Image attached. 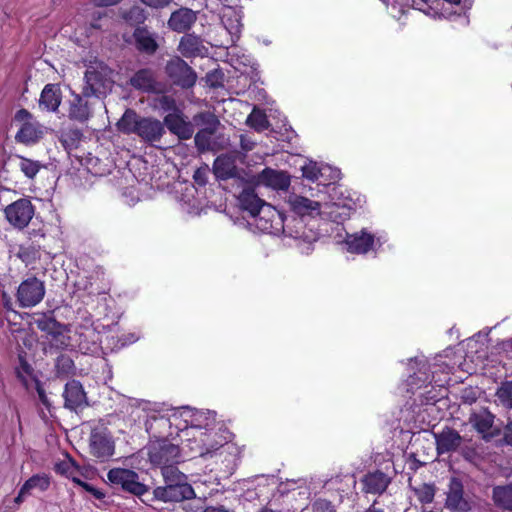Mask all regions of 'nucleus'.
Wrapping results in <instances>:
<instances>
[{
    "label": "nucleus",
    "instance_id": "obj_1",
    "mask_svg": "<svg viewBox=\"0 0 512 512\" xmlns=\"http://www.w3.org/2000/svg\"><path fill=\"white\" fill-rule=\"evenodd\" d=\"M332 203H322L319 200L310 199L304 195L290 193L286 198L289 210L296 216L303 219H314L322 214L334 222H341L349 218L355 203L349 197L341 199L343 190L340 187L332 188Z\"/></svg>",
    "mask_w": 512,
    "mask_h": 512
},
{
    "label": "nucleus",
    "instance_id": "obj_2",
    "mask_svg": "<svg viewBox=\"0 0 512 512\" xmlns=\"http://www.w3.org/2000/svg\"><path fill=\"white\" fill-rule=\"evenodd\" d=\"M252 217L253 224L264 233L276 235L283 232L289 237L295 239L301 238L309 242L315 239V237L307 235L302 226L294 229L288 224H285L282 215L268 203L262 206Z\"/></svg>",
    "mask_w": 512,
    "mask_h": 512
},
{
    "label": "nucleus",
    "instance_id": "obj_3",
    "mask_svg": "<svg viewBox=\"0 0 512 512\" xmlns=\"http://www.w3.org/2000/svg\"><path fill=\"white\" fill-rule=\"evenodd\" d=\"M174 421L183 418L185 426L183 428L177 426V435L182 441L190 442L196 436H207L209 427L214 423L215 417L211 412L193 411L189 407H184L182 410L174 409L172 413Z\"/></svg>",
    "mask_w": 512,
    "mask_h": 512
},
{
    "label": "nucleus",
    "instance_id": "obj_4",
    "mask_svg": "<svg viewBox=\"0 0 512 512\" xmlns=\"http://www.w3.org/2000/svg\"><path fill=\"white\" fill-rule=\"evenodd\" d=\"M112 74L113 71L103 62H90L84 76L83 96H96L98 98L106 96L113 87Z\"/></svg>",
    "mask_w": 512,
    "mask_h": 512
},
{
    "label": "nucleus",
    "instance_id": "obj_5",
    "mask_svg": "<svg viewBox=\"0 0 512 512\" xmlns=\"http://www.w3.org/2000/svg\"><path fill=\"white\" fill-rule=\"evenodd\" d=\"M143 410L147 411L145 429L151 437L160 440L173 436V432L170 431L175 422L172 415L163 414V409L156 406L151 407L148 403H145Z\"/></svg>",
    "mask_w": 512,
    "mask_h": 512
},
{
    "label": "nucleus",
    "instance_id": "obj_6",
    "mask_svg": "<svg viewBox=\"0 0 512 512\" xmlns=\"http://www.w3.org/2000/svg\"><path fill=\"white\" fill-rule=\"evenodd\" d=\"M148 456L151 464L160 468L178 464L181 459L178 445L168 442L167 439L151 441L148 446Z\"/></svg>",
    "mask_w": 512,
    "mask_h": 512
},
{
    "label": "nucleus",
    "instance_id": "obj_7",
    "mask_svg": "<svg viewBox=\"0 0 512 512\" xmlns=\"http://www.w3.org/2000/svg\"><path fill=\"white\" fill-rule=\"evenodd\" d=\"M172 82L182 88L192 87L197 79L194 70L180 57L169 60L165 67Z\"/></svg>",
    "mask_w": 512,
    "mask_h": 512
},
{
    "label": "nucleus",
    "instance_id": "obj_8",
    "mask_svg": "<svg viewBox=\"0 0 512 512\" xmlns=\"http://www.w3.org/2000/svg\"><path fill=\"white\" fill-rule=\"evenodd\" d=\"M4 213L7 221L14 228L21 230L32 220L34 207L30 200L22 198L8 205Z\"/></svg>",
    "mask_w": 512,
    "mask_h": 512
},
{
    "label": "nucleus",
    "instance_id": "obj_9",
    "mask_svg": "<svg viewBox=\"0 0 512 512\" xmlns=\"http://www.w3.org/2000/svg\"><path fill=\"white\" fill-rule=\"evenodd\" d=\"M45 295L42 281L36 277L24 280L18 287L17 300L21 307H33L40 303Z\"/></svg>",
    "mask_w": 512,
    "mask_h": 512
},
{
    "label": "nucleus",
    "instance_id": "obj_10",
    "mask_svg": "<svg viewBox=\"0 0 512 512\" xmlns=\"http://www.w3.org/2000/svg\"><path fill=\"white\" fill-rule=\"evenodd\" d=\"M107 478L112 484L119 485L133 494L141 495L146 492V486L139 481L138 474L132 470L114 468L108 472Z\"/></svg>",
    "mask_w": 512,
    "mask_h": 512
},
{
    "label": "nucleus",
    "instance_id": "obj_11",
    "mask_svg": "<svg viewBox=\"0 0 512 512\" xmlns=\"http://www.w3.org/2000/svg\"><path fill=\"white\" fill-rule=\"evenodd\" d=\"M154 498L163 502H181L195 497L190 484H166L156 487L153 491Z\"/></svg>",
    "mask_w": 512,
    "mask_h": 512
},
{
    "label": "nucleus",
    "instance_id": "obj_12",
    "mask_svg": "<svg viewBox=\"0 0 512 512\" xmlns=\"http://www.w3.org/2000/svg\"><path fill=\"white\" fill-rule=\"evenodd\" d=\"M164 133L165 128L161 121L155 118L142 117L135 134L144 142L153 144L160 141Z\"/></svg>",
    "mask_w": 512,
    "mask_h": 512
},
{
    "label": "nucleus",
    "instance_id": "obj_13",
    "mask_svg": "<svg viewBox=\"0 0 512 512\" xmlns=\"http://www.w3.org/2000/svg\"><path fill=\"white\" fill-rule=\"evenodd\" d=\"M164 124L171 133L177 135L180 139H190L194 133L193 124L184 118L180 110L168 113L164 117Z\"/></svg>",
    "mask_w": 512,
    "mask_h": 512
},
{
    "label": "nucleus",
    "instance_id": "obj_14",
    "mask_svg": "<svg viewBox=\"0 0 512 512\" xmlns=\"http://www.w3.org/2000/svg\"><path fill=\"white\" fill-rule=\"evenodd\" d=\"M178 51L185 58L205 57L209 50L195 34H185L178 44Z\"/></svg>",
    "mask_w": 512,
    "mask_h": 512
},
{
    "label": "nucleus",
    "instance_id": "obj_15",
    "mask_svg": "<svg viewBox=\"0 0 512 512\" xmlns=\"http://www.w3.org/2000/svg\"><path fill=\"white\" fill-rule=\"evenodd\" d=\"M63 397L65 407L73 411H77L88 405L83 386L76 380H72L65 385Z\"/></svg>",
    "mask_w": 512,
    "mask_h": 512
},
{
    "label": "nucleus",
    "instance_id": "obj_16",
    "mask_svg": "<svg viewBox=\"0 0 512 512\" xmlns=\"http://www.w3.org/2000/svg\"><path fill=\"white\" fill-rule=\"evenodd\" d=\"M197 13L192 9L181 7L171 13L168 19V27L177 33L188 31L196 22Z\"/></svg>",
    "mask_w": 512,
    "mask_h": 512
},
{
    "label": "nucleus",
    "instance_id": "obj_17",
    "mask_svg": "<svg viewBox=\"0 0 512 512\" xmlns=\"http://www.w3.org/2000/svg\"><path fill=\"white\" fill-rule=\"evenodd\" d=\"M375 237L365 229L359 233L348 234L345 240L347 250L351 253L366 254L375 247Z\"/></svg>",
    "mask_w": 512,
    "mask_h": 512
},
{
    "label": "nucleus",
    "instance_id": "obj_18",
    "mask_svg": "<svg viewBox=\"0 0 512 512\" xmlns=\"http://www.w3.org/2000/svg\"><path fill=\"white\" fill-rule=\"evenodd\" d=\"M469 420L472 426L485 440H489L499 434V430L493 425L494 416L487 410L473 413Z\"/></svg>",
    "mask_w": 512,
    "mask_h": 512
},
{
    "label": "nucleus",
    "instance_id": "obj_19",
    "mask_svg": "<svg viewBox=\"0 0 512 512\" xmlns=\"http://www.w3.org/2000/svg\"><path fill=\"white\" fill-rule=\"evenodd\" d=\"M256 182L274 190H285L290 185V178L283 171L265 168L256 176Z\"/></svg>",
    "mask_w": 512,
    "mask_h": 512
},
{
    "label": "nucleus",
    "instance_id": "obj_20",
    "mask_svg": "<svg viewBox=\"0 0 512 512\" xmlns=\"http://www.w3.org/2000/svg\"><path fill=\"white\" fill-rule=\"evenodd\" d=\"M438 454L456 451L462 443L461 435L454 429L444 428L439 433H434Z\"/></svg>",
    "mask_w": 512,
    "mask_h": 512
},
{
    "label": "nucleus",
    "instance_id": "obj_21",
    "mask_svg": "<svg viewBox=\"0 0 512 512\" xmlns=\"http://www.w3.org/2000/svg\"><path fill=\"white\" fill-rule=\"evenodd\" d=\"M363 491L370 494H382L391 482V478L380 470L367 473L361 480Z\"/></svg>",
    "mask_w": 512,
    "mask_h": 512
},
{
    "label": "nucleus",
    "instance_id": "obj_22",
    "mask_svg": "<svg viewBox=\"0 0 512 512\" xmlns=\"http://www.w3.org/2000/svg\"><path fill=\"white\" fill-rule=\"evenodd\" d=\"M241 12L232 6H224L221 11V21L231 35L232 40L238 39L242 31Z\"/></svg>",
    "mask_w": 512,
    "mask_h": 512
},
{
    "label": "nucleus",
    "instance_id": "obj_23",
    "mask_svg": "<svg viewBox=\"0 0 512 512\" xmlns=\"http://www.w3.org/2000/svg\"><path fill=\"white\" fill-rule=\"evenodd\" d=\"M61 100L62 94L60 86L58 84H47L41 92L39 107L42 110L55 112L59 108Z\"/></svg>",
    "mask_w": 512,
    "mask_h": 512
},
{
    "label": "nucleus",
    "instance_id": "obj_24",
    "mask_svg": "<svg viewBox=\"0 0 512 512\" xmlns=\"http://www.w3.org/2000/svg\"><path fill=\"white\" fill-rule=\"evenodd\" d=\"M213 172L218 179L226 180L237 174L236 157L231 154L218 156L213 164Z\"/></svg>",
    "mask_w": 512,
    "mask_h": 512
},
{
    "label": "nucleus",
    "instance_id": "obj_25",
    "mask_svg": "<svg viewBox=\"0 0 512 512\" xmlns=\"http://www.w3.org/2000/svg\"><path fill=\"white\" fill-rule=\"evenodd\" d=\"M43 126L38 121L22 124L15 139L24 144L37 142L43 136Z\"/></svg>",
    "mask_w": 512,
    "mask_h": 512
},
{
    "label": "nucleus",
    "instance_id": "obj_26",
    "mask_svg": "<svg viewBox=\"0 0 512 512\" xmlns=\"http://www.w3.org/2000/svg\"><path fill=\"white\" fill-rule=\"evenodd\" d=\"M190 442H187V447L191 452L198 454L199 456H205L215 450H217L221 444L212 439L211 434L207 432V436H196V442L192 436Z\"/></svg>",
    "mask_w": 512,
    "mask_h": 512
},
{
    "label": "nucleus",
    "instance_id": "obj_27",
    "mask_svg": "<svg viewBox=\"0 0 512 512\" xmlns=\"http://www.w3.org/2000/svg\"><path fill=\"white\" fill-rule=\"evenodd\" d=\"M129 82L132 87L144 92L154 91L157 84L154 72L147 68L137 71Z\"/></svg>",
    "mask_w": 512,
    "mask_h": 512
},
{
    "label": "nucleus",
    "instance_id": "obj_28",
    "mask_svg": "<svg viewBox=\"0 0 512 512\" xmlns=\"http://www.w3.org/2000/svg\"><path fill=\"white\" fill-rule=\"evenodd\" d=\"M68 116L70 119L85 122L91 116L88 102L80 95H75L69 102Z\"/></svg>",
    "mask_w": 512,
    "mask_h": 512
},
{
    "label": "nucleus",
    "instance_id": "obj_29",
    "mask_svg": "<svg viewBox=\"0 0 512 512\" xmlns=\"http://www.w3.org/2000/svg\"><path fill=\"white\" fill-rule=\"evenodd\" d=\"M446 506L455 511H465L468 508V504L463 498L462 485L454 479L451 481L450 490L447 494Z\"/></svg>",
    "mask_w": 512,
    "mask_h": 512
},
{
    "label": "nucleus",
    "instance_id": "obj_30",
    "mask_svg": "<svg viewBox=\"0 0 512 512\" xmlns=\"http://www.w3.org/2000/svg\"><path fill=\"white\" fill-rule=\"evenodd\" d=\"M134 37L139 50L148 54H153L157 50L156 36L148 29L137 28L134 32Z\"/></svg>",
    "mask_w": 512,
    "mask_h": 512
},
{
    "label": "nucleus",
    "instance_id": "obj_31",
    "mask_svg": "<svg viewBox=\"0 0 512 512\" xmlns=\"http://www.w3.org/2000/svg\"><path fill=\"white\" fill-rule=\"evenodd\" d=\"M90 448L92 454L98 458L112 456L114 452L112 442L107 437L99 433L91 436Z\"/></svg>",
    "mask_w": 512,
    "mask_h": 512
},
{
    "label": "nucleus",
    "instance_id": "obj_32",
    "mask_svg": "<svg viewBox=\"0 0 512 512\" xmlns=\"http://www.w3.org/2000/svg\"><path fill=\"white\" fill-rule=\"evenodd\" d=\"M239 204L243 210L248 211L253 216L266 204L260 199L253 189H244L239 195Z\"/></svg>",
    "mask_w": 512,
    "mask_h": 512
},
{
    "label": "nucleus",
    "instance_id": "obj_33",
    "mask_svg": "<svg viewBox=\"0 0 512 512\" xmlns=\"http://www.w3.org/2000/svg\"><path fill=\"white\" fill-rule=\"evenodd\" d=\"M492 499L497 507L512 511V484L494 487Z\"/></svg>",
    "mask_w": 512,
    "mask_h": 512
},
{
    "label": "nucleus",
    "instance_id": "obj_34",
    "mask_svg": "<svg viewBox=\"0 0 512 512\" xmlns=\"http://www.w3.org/2000/svg\"><path fill=\"white\" fill-rule=\"evenodd\" d=\"M141 118L134 110L127 109L117 122V128L122 133L135 134Z\"/></svg>",
    "mask_w": 512,
    "mask_h": 512
},
{
    "label": "nucleus",
    "instance_id": "obj_35",
    "mask_svg": "<svg viewBox=\"0 0 512 512\" xmlns=\"http://www.w3.org/2000/svg\"><path fill=\"white\" fill-rule=\"evenodd\" d=\"M35 324L38 329L47 333L50 337L54 336L56 333H59V330L62 329V324L57 322L55 318L49 316L47 314H42L35 319Z\"/></svg>",
    "mask_w": 512,
    "mask_h": 512
},
{
    "label": "nucleus",
    "instance_id": "obj_36",
    "mask_svg": "<svg viewBox=\"0 0 512 512\" xmlns=\"http://www.w3.org/2000/svg\"><path fill=\"white\" fill-rule=\"evenodd\" d=\"M176 464L163 466L161 468L162 476L166 484H188L187 477L180 472Z\"/></svg>",
    "mask_w": 512,
    "mask_h": 512
},
{
    "label": "nucleus",
    "instance_id": "obj_37",
    "mask_svg": "<svg viewBox=\"0 0 512 512\" xmlns=\"http://www.w3.org/2000/svg\"><path fill=\"white\" fill-rule=\"evenodd\" d=\"M246 124L258 132L264 131L269 127L266 114L257 108H253L252 112L248 115Z\"/></svg>",
    "mask_w": 512,
    "mask_h": 512
},
{
    "label": "nucleus",
    "instance_id": "obj_38",
    "mask_svg": "<svg viewBox=\"0 0 512 512\" xmlns=\"http://www.w3.org/2000/svg\"><path fill=\"white\" fill-rule=\"evenodd\" d=\"M193 121L196 125L203 126L204 130L216 132L220 122L211 112H202L194 116Z\"/></svg>",
    "mask_w": 512,
    "mask_h": 512
},
{
    "label": "nucleus",
    "instance_id": "obj_39",
    "mask_svg": "<svg viewBox=\"0 0 512 512\" xmlns=\"http://www.w3.org/2000/svg\"><path fill=\"white\" fill-rule=\"evenodd\" d=\"M17 158L19 160V169L26 177L30 179L34 178L42 167L39 161L32 160L23 156H17Z\"/></svg>",
    "mask_w": 512,
    "mask_h": 512
},
{
    "label": "nucleus",
    "instance_id": "obj_40",
    "mask_svg": "<svg viewBox=\"0 0 512 512\" xmlns=\"http://www.w3.org/2000/svg\"><path fill=\"white\" fill-rule=\"evenodd\" d=\"M50 479L46 475H34L23 484V490L31 493L32 490L45 491L49 488Z\"/></svg>",
    "mask_w": 512,
    "mask_h": 512
},
{
    "label": "nucleus",
    "instance_id": "obj_41",
    "mask_svg": "<svg viewBox=\"0 0 512 512\" xmlns=\"http://www.w3.org/2000/svg\"><path fill=\"white\" fill-rule=\"evenodd\" d=\"M496 395L505 407L512 408V381L502 383Z\"/></svg>",
    "mask_w": 512,
    "mask_h": 512
},
{
    "label": "nucleus",
    "instance_id": "obj_42",
    "mask_svg": "<svg viewBox=\"0 0 512 512\" xmlns=\"http://www.w3.org/2000/svg\"><path fill=\"white\" fill-rule=\"evenodd\" d=\"M155 108L168 113L179 111L175 100L171 96L167 95H160L155 99Z\"/></svg>",
    "mask_w": 512,
    "mask_h": 512
},
{
    "label": "nucleus",
    "instance_id": "obj_43",
    "mask_svg": "<svg viewBox=\"0 0 512 512\" xmlns=\"http://www.w3.org/2000/svg\"><path fill=\"white\" fill-rule=\"evenodd\" d=\"M68 329L64 325L62 329L59 330V333H56L51 337L50 343L58 349H65L70 346V337L67 334Z\"/></svg>",
    "mask_w": 512,
    "mask_h": 512
},
{
    "label": "nucleus",
    "instance_id": "obj_44",
    "mask_svg": "<svg viewBox=\"0 0 512 512\" xmlns=\"http://www.w3.org/2000/svg\"><path fill=\"white\" fill-rule=\"evenodd\" d=\"M414 492L418 500L422 503L432 502L435 495L433 486L428 484H422L419 487L414 488Z\"/></svg>",
    "mask_w": 512,
    "mask_h": 512
},
{
    "label": "nucleus",
    "instance_id": "obj_45",
    "mask_svg": "<svg viewBox=\"0 0 512 512\" xmlns=\"http://www.w3.org/2000/svg\"><path fill=\"white\" fill-rule=\"evenodd\" d=\"M67 478L71 479L74 483H76L77 485L83 487L85 490L93 493V495L98 498V499H101L104 497V494L101 493L100 491L94 489L93 487H91L89 484L83 482L80 478V472H79V469L77 466H75V471H71V474H68L66 476Z\"/></svg>",
    "mask_w": 512,
    "mask_h": 512
},
{
    "label": "nucleus",
    "instance_id": "obj_46",
    "mask_svg": "<svg viewBox=\"0 0 512 512\" xmlns=\"http://www.w3.org/2000/svg\"><path fill=\"white\" fill-rule=\"evenodd\" d=\"M214 133V131L204 129L198 131L194 138L196 146L201 150L207 149L210 145V138Z\"/></svg>",
    "mask_w": 512,
    "mask_h": 512
},
{
    "label": "nucleus",
    "instance_id": "obj_47",
    "mask_svg": "<svg viewBox=\"0 0 512 512\" xmlns=\"http://www.w3.org/2000/svg\"><path fill=\"white\" fill-rule=\"evenodd\" d=\"M56 368L59 373L68 374L74 368V363L69 356L61 355L57 358Z\"/></svg>",
    "mask_w": 512,
    "mask_h": 512
},
{
    "label": "nucleus",
    "instance_id": "obj_48",
    "mask_svg": "<svg viewBox=\"0 0 512 512\" xmlns=\"http://www.w3.org/2000/svg\"><path fill=\"white\" fill-rule=\"evenodd\" d=\"M303 176L311 181H315L321 174L320 168L316 163L310 162L302 167Z\"/></svg>",
    "mask_w": 512,
    "mask_h": 512
},
{
    "label": "nucleus",
    "instance_id": "obj_49",
    "mask_svg": "<svg viewBox=\"0 0 512 512\" xmlns=\"http://www.w3.org/2000/svg\"><path fill=\"white\" fill-rule=\"evenodd\" d=\"M209 172H210L209 166L204 164L203 166H201L195 170V172L193 174L194 181L200 186L206 185V183L208 182Z\"/></svg>",
    "mask_w": 512,
    "mask_h": 512
},
{
    "label": "nucleus",
    "instance_id": "obj_50",
    "mask_svg": "<svg viewBox=\"0 0 512 512\" xmlns=\"http://www.w3.org/2000/svg\"><path fill=\"white\" fill-rule=\"evenodd\" d=\"M75 463L71 460L62 461L56 465V471L62 475L67 476L71 471H75Z\"/></svg>",
    "mask_w": 512,
    "mask_h": 512
},
{
    "label": "nucleus",
    "instance_id": "obj_51",
    "mask_svg": "<svg viewBox=\"0 0 512 512\" xmlns=\"http://www.w3.org/2000/svg\"><path fill=\"white\" fill-rule=\"evenodd\" d=\"M313 511L314 512H335L333 505L329 501L323 500V499H319V500L315 501V503L313 504Z\"/></svg>",
    "mask_w": 512,
    "mask_h": 512
},
{
    "label": "nucleus",
    "instance_id": "obj_52",
    "mask_svg": "<svg viewBox=\"0 0 512 512\" xmlns=\"http://www.w3.org/2000/svg\"><path fill=\"white\" fill-rule=\"evenodd\" d=\"M15 120L17 122H20L21 125L35 121L32 114L26 109H20L19 111H17L15 114Z\"/></svg>",
    "mask_w": 512,
    "mask_h": 512
},
{
    "label": "nucleus",
    "instance_id": "obj_53",
    "mask_svg": "<svg viewBox=\"0 0 512 512\" xmlns=\"http://www.w3.org/2000/svg\"><path fill=\"white\" fill-rule=\"evenodd\" d=\"M172 0H141V2L151 8L160 9L169 5Z\"/></svg>",
    "mask_w": 512,
    "mask_h": 512
},
{
    "label": "nucleus",
    "instance_id": "obj_54",
    "mask_svg": "<svg viewBox=\"0 0 512 512\" xmlns=\"http://www.w3.org/2000/svg\"><path fill=\"white\" fill-rule=\"evenodd\" d=\"M19 361H20V367L17 368V373L19 376L22 377V372L26 375H30L32 373V368L31 366L23 359L22 356H19Z\"/></svg>",
    "mask_w": 512,
    "mask_h": 512
},
{
    "label": "nucleus",
    "instance_id": "obj_55",
    "mask_svg": "<svg viewBox=\"0 0 512 512\" xmlns=\"http://www.w3.org/2000/svg\"><path fill=\"white\" fill-rule=\"evenodd\" d=\"M240 144L245 151H251L255 146V143L244 135H241Z\"/></svg>",
    "mask_w": 512,
    "mask_h": 512
},
{
    "label": "nucleus",
    "instance_id": "obj_56",
    "mask_svg": "<svg viewBox=\"0 0 512 512\" xmlns=\"http://www.w3.org/2000/svg\"><path fill=\"white\" fill-rule=\"evenodd\" d=\"M121 0H93L94 4L99 7H106L111 5H116Z\"/></svg>",
    "mask_w": 512,
    "mask_h": 512
},
{
    "label": "nucleus",
    "instance_id": "obj_57",
    "mask_svg": "<svg viewBox=\"0 0 512 512\" xmlns=\"http://www.w3.org/2000/svg\"><path fill=\"white\" fill-rule=\"evenodd\" d=\"M128 16L130 18L135 16L138 20L144 19V16L142 15V10L139 7H132L129 10Z\"/></svg>",
    "mask_w": 512,
    "mask_h": 512
},
{
    "label": "nucleus",
    "instance_id": "obj_58",
    "mask_svg": "<svg viewBox=\"0 0 512 512\" xmlns=\"http://www.w3.org/2000/svg\"><path fill=\"white\" fill-rule=\"evenodd\" d=\"M37 392H38L39 399L42 402V404L45 405L47 408H49L50 403L48 401V398H47L44 390L42 388L38 387Z\"/></svg>",
    "mask_w": 512,
    "mask_h": 512
},
{
    "label": "nucleus",
    "instance_id": "obj_59",
    "mask_svg": "<svg viewBox=\"0 0 512 512\" xmlns=\"http://www.w3.org/2000/svg\"><path fill=\"white\" fill-rule=\"evenodd\" d=\"M504 437L506 443L512 445V423L506 427Z\"/></svg>",
    "mask_w": 512,
    "mask_h": 512
},
{
    "label": "nucleus",
    "instance_id": "obj_60",
    "mask_svg": "<svg viewBox=\"0 0 512 512\" xmlns=\"http://www.w3.org/2000/svg\"><path fill=\"white\" fill-rule=\"evenodd\" d=\"M30 493L28 491H24L23 490V486L21 487L19 493H18V496L15 498V502L17 504L21 503L23 501V499L29 495Z\"/></svg>",
    "mask_w": 512,
    "mask_h": 512
},
{
    "label": "nucleus",
    "instance_id": "obj_61",
    "mask_svg": "<svg viewBox=\"0 0 512 512\" xmlns=\"http://www.w3.org/2000/svg\"><path fill=\"white\" fill-rule=\"evenodd\" d=\"M204 512H234V511L225 509L223 506H220V507H207Z\"/></svg>",
    "mask_w": 512,
    "mask_h": 512
},
{
    "label": "nucleus",
    "instance_id": "obj_62",
    "mask_svg": "<svg viewBox=\"0 0 512 512\" xmlns=\"http://www.w3.org/2000/svg\"><path fill=\"white\" fill-rule=\"evenodd\" d=\"M414 380H415V376H410V377L408 378V384H409V385H414V384H415V381H414Z\"/></svg>",
    "mask_w": 512,
    "mask_h": 512
},
{
    "label": "nucleus",
    "instance_id": "obj_63",
    "mask_svg": "<svg viewBox=\"0 0 512 512\" xmlns=\"http://www.w3.org/2000/svg\"><path fill=\"white\" fill-rule=\"evenodd\" d=\"M366 512H383V511L379 510V509L370 508Z\"/></svg>",
    "mask_w": 512,
    "mask_h": 512
},
{
    "label": "nucleus",
    "instance_id": "obj_64",
    "mask_svg": "<svg viewBox=\"0 0 512 512\" xmlns=\"http://www.w3.org/2000/svg\"><path fill=\"white\" fill-rule=\"evenodd\" d=\"M264 512H269V511H264Z\"/></svg>",
    "mask_w": 512,
    "mask_h": 512
}]
</instances>
